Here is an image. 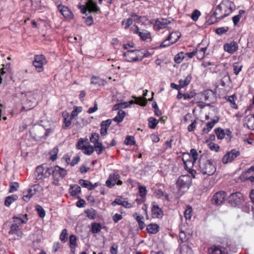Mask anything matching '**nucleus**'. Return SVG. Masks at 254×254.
<instances>
[{"label": "nucleus", "mask_w": 254, "mask_h": 254, "mask_svg": "<svg viewBox=\"0 0 254 254\" xmlns=\"http://www.w3.org/2000/svg\"><path fill=\"white\" fill-rule=\"evenodd\" d=\"M199 170L203 175H212L216 171V168L214 160H205L200 158L199 160Z\"/></svg>", "instance_id": "obj_3"}, {"label": "nucleus", "mask_w": 254, "mask_h": 254, "mask_svg": "<svg viewBox=\"0 0 254 254\" xmlns=\"http://www.w3.org/2000/svg\"><path fill=\"white\" fill-rule=\"evenodd\" d=\"M125 115V112L120 109L118 111L117 115L115 118H114L113 121L118 123H121L123 121Z\"/></svg>", "instance_id": "obj_30"}, {"label": "nucleus", "mask_w": 254, "mask_h": 254, "mask_svg": "<svg viewBox=\"0 0 254 254\" xmlns=\"http://www.w3.org/2000/svg\"><path fill=\"white\" fill-rule=\"evenodd\" d=\"M240 155L239 151L235 149L227 152L223 157L222 162L224 164H227L233 161L236 158Z\"/></svg>", "instance_id": "obj_11"}, {"label": "nucleus", "mask_w": 254, "mask_h": 254, "mask_svg": "<svg viewBox=\"0 0 254 254\" xmlns=\"http://www.w3.org/2000/svg\"><path fill=\"white\" fill-rule=\"evenodd\" d=\"M242 179L244 180H249L253 185H254V176L250 175H247L245 176V177L243 176V174L241 175Z\"/></svg>", "instance_id": "obj_60"}, {"label": "nucleus", "mask_w": 254, "mask_h": 254, "mask_svg": "<svg viewBox=\"0 0 254 254\" xmlns=\"http://www.w3.org/2000/svg\"><path fill=\"white\" fill-rule=\"evenodd\" d=\"M236 99V96L235 95L229 96L226 97V99L230 103L231 107L233 108V109H237L238 108V106L235 103Z\"/></svg>", "instance_id": "obj_32"}, {"label": "nucleus", "mask_w": 254, "mask_h": 254, "mask_svg": "<svg viewBox=\"0 0 254 254\" xmlns=\"http://www.w3.org/2000/svg\"><path fill=\"white\" fill-rule=\"evenodd\" d=\"M35 210L37 212L38 215L41 218H44L46 215V212L43 208L39 204L35 206Z\"/></svg>", "instance_id": "obj_39"}, {"label": "nucleus", "mask_w": 254, "mask_h": 254, "mask_svg": "<svg viewBox=\"0 0 254 254\" xmlns=\"http://www.w3.org/2000/svg\"><path fill=\"white\" fill-rule=\"evenodd\" d=\"M98 110V105L96 102L94 103V106L92 108H89L87 111V113L89 114H92L96 112Z\"/></svg>", "instance_id": "obj_64"}, {"label": "nucleus", "mask_w": 254, "mask_h": 254, "mask_svg": "<svg viewBox=\"0 0 254 254\" xmlns=\"http://www.w3.org/2000/svg\"><path fill=\"white\" fill-rule=\"evenodd\" d=\"M127 103L126 102H125L124 103H121V104H117V105H115L114 107H113V109L114 110H120L123 108H125L127 107Z\"/></svg>", "instance_id": "obj_58"}, {"label": "nucleus", "mask_w": 254, "mask_h": 254, "mask_svg": "<svg viewBox=\"0 0 254 254\" xmlns=\"http://www.w3.org/2000/svg\"><path fill=\"white\" fill-rule=\"evenodd\" d=\"M184 59V53L180 52L177 54L174 58V61L177 64H180Z\"/></svg>", "instance_id": "obj_49"}, {"label": "nucleus", "mask_w": 254, "mask_h": 254, "mask_svg": "<svg viewBox=\"0 0 254 254\" xmlns=\"http://www.w3.org/2000/svg\"><path fill=\"white\" fill-rule=\"evenodd\" d=\"M196 95V93L194 91H191L189 93H185L184 96L185 100H188L192 98Z\"/></svg>", "instance_id": "obj_57"}, {"label": "nucleus", "mask_w": 254, "mask_h": 254, "mask_svg": "<svg viewBox=\"0 0 254 254\" xmlns=\"http://www.w3.org/2000/svg\"><path fill=\"white\" fill-rule=\"evenodd\" d=\"M101 228V225L100 223H93L91 224V231L92 233L96 234L100 232Z\"/></svg>", "instance_id": "obj_36"}, {"label": "nucleus", "mask_w": 254, "mask_h": 254, "mask_svg": "<svg viewBox=\"0 0 254 254\" xmlns=\"http://www.w3.org/2000/svg\"><path fill=\"white\" fill-rule=\"evenodd\" d=\"M179 238L182 243L187 241L189 239V235L184 231L181 230L179 233Z\"/></svg>", "instance_id": "obj_48"}, {"label": "nucleus", "mask_w": 254, "mask_h": 254, "mask_svg": "<svg viewBox=\"0 0 254 254\" xmlns=\"http://www.w3.org/2000/svg\"><path fill=\"white\" fill-rule=\"evenodd\" d=\"M60 238L62 242L65 243L67 240V233L66 229H64L62 230L60 235Z\"/></svg>", "instance_id": "obj_53"}, {"label": "nucleus", "mask_w": 254, "mask_h": 254, "mask_svg": "<svg viewBox=\"0 0 254 254\" xmlns=\"http://www.w3.org/2000/svg\"><path fill=\"white\" fill-rule=\"evenodd\" d=\"M9 186L10 190H9V192H13L16 191L19 187L18 183L17 182L10 183Z\"/></svg>", "instance_id": "obj_55"}, {"label": "nucleus", "mask_w": 254, "mask_h": 254, "mask_svg": "<svg viewBox=\"0 0 254 254\" xmlns=\"http://www.w3.org/2000/svg\"><path fill=\"white\" fill-rule=\"evenodd\" d=\"M79 184L82 187L85 188H87L89 190V188L91 186V182L87 181L84 180L83 179H80L79 181Z\"/></svg>", "instance_id": "obj_51"}, {"label": "nucleus", "mask_w": 254, "mask_h": 254, "mask_svg": "<svg viewBox=\"0 0 254 254\" xmlns=\"http://www.w3.org/2000/svg\"><path fill=\"white\" fill-rule=\"evenodd\" d=\"M197 124V122L194 120L193 122H192L188 127V130L189 131H193L196 127V125Z\"/></svg>", "instance_id": "obj_63"}, {"label": "nucleus", "mask_w": 254, "mask_h": 254, "mask_svg": "<svg viewBox=\"0 0 254 254\" xmlns=\"http://www.w3.org/2000/svg\"><path fill=\"white\" fill-rule=\"evenodd\" d=\"M226 196V193L225 191H219L216 192L212 199L213 204L220 205L224 201Z\"/></svg>", "instance_id": "obj_13"}, {"label": "nucleus", "mask_w": 254, "mask_h": 254, "mask_svg": "<svg viewBox=\"0 0 254 254\" xmlns=\"http://www.w3.org/2000/svg\"><path fill=\"white\" fill-rule=\"evenodd\" d=\"M105 83V81L102 79L101 78H100L99 77L93 76L91 77V83L92 84L101 86L104 85Z\"/></svg>", "instance_id": "obj_28"}, {"label": "nucleus", "mask_w": 254, "mask_h": 254, "mask_svg": "<svg viewBox=\"0 0 254 254\" xmlns=\"http://www.w3.org/2000/svg\"><path fill=\"white\" fill-rule=\"evenodd\" d=\"M184 164L185 165V168L186 170H190L193 166V163L196 161H193V160L188 159L185 160L183 159Z\"/></svg>", "instance_id": "obj_43"}, {"label": "nucleus", "mask_w": 254, "mask_h": 254, "mask_svg": "<svg viewBox=\"0 0 254 254\" xmlns=\"http://www.w3.org/2000/svg\"><path fill=\"white\" fill-rule=\"evenodd\" d=\"M40 189V186L39 184H35L31 187L28 189V192L31 194V195H34L36 192L39 191Z\"/></svg>", "instance_id": "obj_38"}, {"label": "nucleus", "mask_w": 254, "mask_h": 254, "mask_svg": "<svg viewBox=\"0 0 254 254\" xmlns=\"http://www.w3.org/2000/svg\"><path fill=\"white\" fill-rule=\"evenodd\" d=\"M46 63L47 61L44 55H36L34 57L33 65L35 67L36 70L40 72L44 70L43 65Z\"/></svg>", "instance_id": "obj_9"}, {"label": "nucleus", "mask_w": 254, "mask_h": 254, "mask_svg": "<svg viewBox=\"0 0 254 254\" xmlns=\"http://www.w3.org/2000/svg\"><path fill=\"white\" fill-rule=\"evenodd\" d=\"M58 9L64 17L71 19L73 18V15L67 6L60 5L58 6Z\"/></svg>", "instance_id": "obj_17"}, {"label": "nucleus", "mask_w": 254, "mask_h": 254, "mask_svg": "<svg viewBox=\"0 0 254 254\" xmlns=\"http://www.w3.org/2000/svg\"><path fill=\"white\" fill-rule=\"evenodd\" d=\"M83 150H84L83 151V153L85 154L90 155H91L94 151V146H92L91 145H88L86 146L85 145Z\"/></svg>", "instance_id": "obj_45"}, {"label": "nucleus", "mask_w": 254, "mask_h": 254, "mask_svg": "<svg viewBox=\"0 0 254 254\" xmlns=\"http://www.w3.org/2000/svg\"><path fill=\"white\" fill-rule=\"evenodd\" d=\"M51 175V167H47L45 164L38 166L34 172V178L37 180L49 177Z\"/></svg>", "instance_id": "obj_7"}, {"label": "nucleus", "mask_w": 254, "mask_h": 254, "mask_svg": "<svg viewBox=\"0 0 254 254\" xmlns=\"http://www.w3.org/2000/svg\"><path fill=\"white\" fill-rule=\"evenodd\" d=\"M85 213L87 214V216L90 219L93 220L95 218L96 211L92 208L85 211Z\"/></svg>", "instance_id": "obj_44"}, {"label": "nucleus", "mask_w": 254, "mask_h": 254, "mask_svg": "<svg viewBox=\"0 0 254 254\" xmlns=\"http://www.w3.org/2000/svg\"><path fill=\"white\" fill-rule=\"evenodd\" d=\"M86 5L90 12H101L100 8L98 7L97 4L92 0H88L86 3Z\"/></svg>", "instance_id": "obj_21"}, {"label": "nucleus", "mask_w": 254, "mask_h": 254, "mask_svg": "<svg viewBox=\"0 0 254 254\" xmlns=\"http://www.w3.org/2000/svg\"><path fill=\"white\" fill-rule=\"evenodd\" d=\"M151 212L153 218H161L163 215L162 210L154 202L152 203Z\"/></svg>", "instance_id": "obj_18"}, {"label": "nucleus", "mask_w": 254, "mask_h": 254, "mask_svg": "<svg viewBox=\"0 0 254 254\" xmlns=\"http://www.w3.org/2000/svg\"><path fill=\"white\" fill-rule=\"evenodd\" d=\"M151 23L154 24V28L157 30L166 28V26L171 23V21L167 19L158 18L157 19H152Z\"/></svg>", "instance_id": "obj_10"}, {"label": "nucleus", "mask_w": 254, "mask_h": 254, "mask_svg": "<svg viewBox=\"0 0 254 254\" xmlns=\"http://www.w3.org/2000/svg\"><path fill=\"white\" fill-rule=\"evenodd\" d=\"M200 15V12L197 10H194L191 15V18L194 21H196Z\"/></svg>", "instance_id": "obj_50"}, {"label": "nucleus", "mask_w": 254, "mask_h": 254, "mask_svg": "<svg viewBox=\"0 0 254 254\" xmlns=\"http://www.w3.org/2000/svg\"><path fill=\"white\" fill-rule=\"evenodd\" d=\"M99 138V135L98 133H92L91 136L90 137V141L94 143V146H96L98 145V144H101V142H99L98 141Z\"/></svg>", "instance_id": "obj_34"}, {"label": "nucleus", "mask_w": 254, "mask_h": 254, "mask_svg": "<svg viewBox=\"0 0 254 254\" xmlns=\"http://www.w3.org/2000/svg\"><path fill=\"white\" fill-rule=\"evenodd\" d=\"M135 98V101L134 102L132 100L129 101L128 102V107H130L131 105H133L134 103L136 104L140 105L141 106H145L147 104V99L145 98H142L141 97H134Z\"/></svg>", "instance_id": "obj_22"}, {"label": "nucleus", "mask_w": 254, "mask_h": 254, "mask_svg": "<svg viewBox=\"0 0 254 254\" xmlns=\"http://www.w3.org/2000/svg\"><path fill=\"white\" fill-rule=\"evenodd\" d=\"M17 199L16 195H12L6 197L4 204L6 206H9L10 204Z\"/></svg>", "instance_id": "obj_35"}, {"label": "nucleus", "mask_w": 254, "mask_h": 254, "mask_svg": "<svg viewBox=\"0 0 254 254\" xmlns=\"http://www.w3.org/2000/svg\"><path fill=\"white\" fill-rule=\"evenodd\" d=\"M128 53H130V55L132 54H135V57H130L129 56V60H128V62H135L138 61H141L144 57H142L143 56V52H142V50H128Z\"/></svg>", "instance_id": "obj_14"}, {"label": "nucleus", "mask_w": 254, "mask_h": 254, "mask_svg": "<svg viewBox=\"0 0 254 254\" xmlns=\"http://www.w3.org/2000/svg\"><path fill=\"white\" fill-rule=\"evenodd\" d=\"M63 116L64 117V128H66L71 125L72 119L66 112L65 113H63Z\"/></svg>", "instance_id": "obj_26"}, {"label": "nucleus", "mask_w": 254, "mask_h": 254, "mask_svg": "<svg viewBox=\"0 0 254 254\" xmlns=\"http://www.w3.org/2000/svg\"><path fill=\"white\" fill-rule=\"evenodd\" d=\"M190 153L192 156L193 161H196L197 159L198 153L195 149H191L190 151Z\"/></svg>", "instance_id": "obj_62"}, {"label": "nucleus", "mask_w": 254, "mask_h": 254, "mask_svg": "<svg viewBox=\"0 0 254 254\" xmlns=\"http://www.w3.org/2000/svg\"><path fill=\"white\" fill-rule=\"evenodd\" d=\"M69 192L72 196H75L81 192V188L79 186L74 185L70 186Z\"/></svg>", "instance_id": "obj_27"}, {"label": "nucleus", "mask_w": 254, "mask_h": 254, "mask_svg": "<svg viewBox=\"0 0 254 254\" xmlns=\"http://www.w3.org/2000/svg\"><path fill=\"white\" fill-rule=\"evenodd\" d=\"M235 4L233 1L225 0L216 6L215 11L211 15V19L214 18L210 24H213L230 15L235 9Z\"/></svg>", "instance_id": "obj_1"}, {"label": "nucleus", "mask_w": 254, "mask_h": 254, "mask_svg": "<svg viewBox=\"0 0 254 254\" xmlns=\"http://www.w3.org/2000/svg\"><path fill=\"white\" fill-rule=\"evenodd\" d=\"M192 77L190 74L187 75L184 80L180 79L179 80V86L183 88L185 86H187L190 83Z\"/></svg>", "instance_id": "obj_29"}, {"label": "nucleus", "mask_w": 254, "mask_h": 254, "mask_svg": "<svg viewBox=\"0 0 254 254\" xmlns=\"http://www.w3.org/2000/svg\"><path fill=\"white\" fill-rule=\"evenodd\" d=\"M229 202L233 206H239L244 201V196L240 192L231 193L228 198Z\"/></svg>", "instance_id": "obj_8"}, {"label": "nucleus", "mask_w": 254, "mask_h": 254, "mask_svg": "<svg viewBox=\"0 0 254 254\" xmlns=\"http://www.w3.org/2000/svg\"><path fill=\"white\" fill-rule=\"evenodd\" d=\"M58 151V148L57 147H55L50 152V154H51L50 158L53 161H54L57 159Z\"/></svg>", "instance_id": "obj_46"}, {"label": "nucleus", "mask_w": 254, "mask_h": 254, "mask_svg": "<svg viewBox=\"0 0 254 254\" xmlns=\"http://www.w3.org/2000/svg\"><path fill=\"white\" fill-rule=\"evenodd\" d=\"M111 204L113 206H115L116 205H121L125 208L127 207V201H123L121 198H117L111 203Z\"/></svg>", "instance_id": "obj_31"}, {"label": "nucleus", "mask_w": 254, "mask_h": 254, "mask_svg": "<svg viewBox=\"0 0 254 254\" xmlns=\"http://www.w3.org/2000/svg\"><path fill=\"white\" fill-rule=\"evenodd\" d=\"M25 96L27 99L25 101V106L22 107V110H29L33 108L35 98L33 97L32 93L31 92L26 93Z\"/></svg>", "instance_id": "obj_12"}, {"label": "nucleus", "mask_w": 254, "mask_h": 254, "mask_svg": "<svg viewBox=\"0 0 254 254\" xmlns=\"http://www.w3.org/2000/svg\"><path fill=\"white\" fill-rule=\"evenodd\" d=\"M217 137L219 139H222L225 136V130L221 127L216 128L214 130Z\"/></svg>", "instance_id": "obj_33"}, {"label": "nucleus", "mask_w": 254, "mask_h": 254, "mask_svg": "<svg viewBox=\"0 0 254 254\" xmlns=\"http://www.w3.org/2000/svg\"><path fill=\"white\" fill-rule=\"evenodd\" d=\"M82 107L79 106H74L73 110L71 113L70 117L73 119L75 117H77L79 113L82 112Z\"/></svg>", "instance_id": "obj_37"}, {"label": "nucleus", "mask_w": 254, "mask_h": 254, "mask_svg": "<svg viewBox=\"0 0 254 254\" xmlns=\"http://www.w3.org/2000/svg\"><path fill=\"white\" fill-rule=\"evenodd\" d=\"M224 49L225 51L230 54H233L238 50V45L236 42L233 41L230 43L225 44L224 45Z\"/></svg>", "instance_id": "obj_15"}, {"label": "nucleus", "mask_w": 254, "mask_h": 254, "mask_svg": "<svg viewBox=\"0 0 254 254\" xmlns=\"http://www.w3.org/2000/svg\"><path fill=\"white\" fill-rule=\"evenodd\" d=\"M215 118L216 119H212L211 122L207 123L202 130L203 133H207L211 130L215 124L219 121V118L218 117H216Z\"/></svg>", "instance_id": "obj_20"}, {"label": "nucleus", "mask_w": 254, "mask_h": 254, "mask_svg": "<svg viewBox=\"0 0 254 254\" xmlns=\"http://www.w3.org/2000/svg\"><path fill=\"white\" fill-rule=\"evenodd\" d=\"M159 227L156 224H150L147 226L146 230L150 234H156L159 231Z\"/></svg>", "instance_id": "obj_25"}, {"label": "nucleus", "mask_w": 254, "mask_h": 254, "mask_svg": "<svg viewBox=\"0 0 254 254\" xmlns=\"http://www.w3.org/2000/svg\"><path fill=\"white\" fill-rule=\"evenodd\" d=\"M176 35H177L176 33H171L168 36V37L161 43V44L160 45V47H163V48L167 47L168 46H170L171 44H173L176 43L177 41V40L179 39V38H180L179 36H177V38L176 40H175L174 41L170 42V40L172 39V38H173L174 35L176 36Z\"/></svg>", "instance_id": "obj_16"}, {"label": "nucleus", "mask_w": 254, "mask_h": 254, "mask_svg": "<svg viewBox=\"0 0 254 254\" xmlns=\"http://www.w3.org/2000/svg\"><path fill=\"white\" fill-rule=\"evenodd\" d=\"M158 121L153 117L148 119V127L150 128L154 129L158 123Z\"/></svg>", "instance_id": "obj_42"}, {"label": "nucleus", "mask_w": 254, "mask_h": 254, "mask_svg": "<svg viewBox=\"0 0 254 254\" xmlns=\"http://www.w3.org/2000/svg\"><path fill=\"white\" fill-rule=\"evenodd\" d=\"M192 208L188 206L184 211V216L187 220H190L191 217Z\"/></svg>", "instance_id": "obj_47"}, {"label": "nucleus", "mask_w": 254, "mask_h": 254, "mask_svg": "<svg viewBox=\"0 0 254 254\" xmlns=\"http://www.w3.org/2000/svg\"><path fill=\"white\" fill-rule=\"evenodd\" d=\"M206 50V48H201L199 50L195 49V55L196 58L199 60L202 59L204 57V53Z\"/></svg>", "instance_id": "obj_40"}, {"label": "nucleus", "mask_w": 254, "mask_h": 254, "mask_svg": "<svg viewBox=\"0 0 254 254\" xmlns=\"http://www.w3.org/2000/svg\"><path fill=\"white\" fill-rule=\"evenodd\" d=\"M69 243L71 248L75 246L76 244V237L73 235H70L69 237Z\"/></svg>", "instance_id": "obj_56"}, {"label": "nucleus", "mask_w": 254, "mask_h": 254, "mask_svg": "<svg viewBox=\"0 0 254 254\" xmlns=\"http://www.w3.org/2000/svg\"><path fill=\"white\" fill-rule=\"evenodd\" d=\"M191 179L187 175H181L179 177L177 182V187L181 194L187 191L190 186Z\"/></svg>", "instance_id": "obj_5"}, {"label": "nucleus", "mask_w": 254, "mask_h": 254, "mask_svg": "<svg viewBox=\"0 0 254 254\" xmlns=\"http://www.w3.org/2000/svg\"><path fill=\"white\" fill-rule=\"evenodd\" d=\"M95 149L98 155L101 154L102 153V151L105 149V147H104L102 143L98 144L96 146H94V150Z\"/></svg>", "instance_id": "obj_54"}, {"label": "nucleus", "mask_w": 254, "mask_h": 254, "mask_svg": "<svg viewBox=\"0 0 254 254\" xmlns=\"http://www.w3.org/2000/svg\"><path fill=\"white\" fill-rule=\"evenodd\" d=\"M13 222L10 227V230L8 232L9 235H16L17 237L21 238L23 235L22 231L19 228V226L23 224H26V221L23 220L20 217L13 216Z\"/></svg>", "instance_id": "obj_4"}, {"label": "nucleus", "mask_w": 254, "mask_h": 254, "mask_svg": "<svg viewBox=\"0 0 254 254\" xmlns=\"http://www.w3.org/2000/svg\"><path fill=\"white\" fill-rule=\"evenodd\" d=\"M112 120L108 119L106 121H102L100 124L101 129L100 133L102 135H105L107 134V130L112 123Z\"/></svg>", "instance_id": "obj_19"}, {"label": "nucleus", "mask_w": 254, "mask_h": 254, "mask_svg": "<svg viewBox=\"0 0 254 254\" xmlns=\"http://www.w3.org/2000/svg\"><path fill=\"white\" fill-rule=\"evenodd\" d=\"M228 30V28L220 27L216 29V33L218 35H222L226 33Z\"/></svg>", "instance_id": "obj_59"}, {"label": "nucleus", "mask_w": 254, "mask_h": 254, "mask_svg": "<svg viewBox=\"0 0 254 254\" xmlns=\"http://www.w3.org/2000/svg\"><path fill=\"white\" fill-rule=\"evenodd\" d=\"M140 16L135 13H131L130 17L128 18V28L129 30L130 35L134 34L138 35L142 41L151 38V34L149 31L145 29H140L135 24L130 26L134 22L138 23L140 21Z\"/></svg>", "instance_id": "obj_2"}, {"label": "nucleus", "mask_w": 254, "mask_h": 254, "mask_svg": "<svg viewBox=\"0 0 254 254\" xmlns=\"http://www.w3.org/2000/svg\"><path fill=\"white\" fill-rule=\"evenodd\" d=\"M245 123L249 128L254 129V114L248 115L245 118Z\"/></svg>", "instance_id": "obj_24"}, {"label": "nucleus", "mask_w": 254, "mask_h": 254, "mask_svg": "<svg viewBox=\"0 0 254 254\" xmlns=\"http://www.w3.org/2000/svg\"><path fill=\"white\" fill-rule=\"evenodd\" d=\"M222 248L219 246H213L208 249L209 254H226Z\"/></svg>", "instance_id": "obj_23"}, {"label": "nucleus", "mask_w": 254, "mask_h": 254, "mask_svg": "<svg viewBox=\"0 0 254 254\" xmlns=\"http://www.w3.org/2000/svg\"><path fill=\"white\" fill-rule=\"evenodd\" d=\"M85 146L84 144V140L82 138H80L76 144V147L78 149L83 150V148Z\"/></svg>", "instance_id": "obj_61"}, {"label": "nucleus", "mask_w": 254, "mask_h": 254, "mask_svg": "<svg viewBox=\"0 0 254 254\" xmlns=\"http://www.w3.org/2000/svg\"><path fill=\"white\" fill-rule=\"evenodd\" d=\"M139 192L140 196L142 198V201L144 202L147 193V190L145 186H139Z\"/></svg>", "instance_id": "obj_41"}, {"label": "nucleus", "mask_w": 254, "mask_h": 254, "mask_svg": "<svg viewBox=\"0 0 254 254\" xmlns=\"http://www.w3.org/2000/svg\"><path fill=\"white\" fill-rule=\"evenodd\" d=\"M213 92L211 90H206L202 93V96L204 98V100L206 101L208 100L211 95H212Z\"/></svg>", "instance_id": "obj_52"}, {"label": "nucleus", "mask_w": 254, "mask_h": 254, "mask_svg": "<svg viewBox=\"0 0 254 254\" xmlns=\"http://www.w3.org/2000/svg\"><path fill=\"white\" fill-rule=\"evenodd\" d=\"M51 174L54 179L52 184L55 186H59V182L61 179H63L67 174L66 170L56 165L54 168L51 167Z\"/></svg>", "instance_id": "obj_6"}]
</instances>
